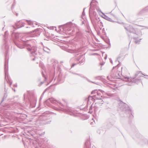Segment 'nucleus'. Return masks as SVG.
<instances>
[{
  "label": "nucleus",
  "instance_id": "f257e3e1",
  "mask_svg": "<svg viewBox=\"0 0 148 148\" xmlns=\"http://www.w3.org/2000/svg\"><path fill=\"white\" fill-rule=\"evenodd\" d=\"M102 17L107 20L112 21L114 18V16L112 14L110 13L108 14L107 15H103Z\"/></svg>",
  "mask_w": 148,
  "mask_h": 148
}]
</instances>
